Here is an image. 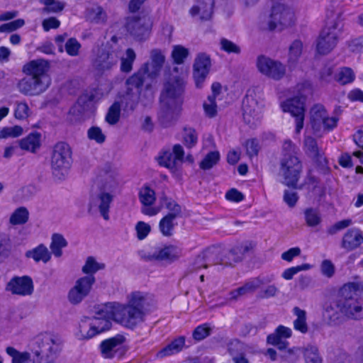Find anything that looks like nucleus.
Here are the masks:
<instances>
[{"label":"nucleus","mask_w":363,"mask_h":363,"mask_svg":"<svg viewBox=\"0 0 363 363\" xmlns=\"http://www.w3.org/2000/svg\"><path fill=\"white\" fill-rule=\"evenodd\" d=\"M164 62V52L157 48L152 49L150 52V61L143 63L125 80V97L132 102L131 108L139 101L145 105L152 101V82L159 76Z\"/></svg>","instance_id":"1"},{"label":"nucleus","mask_w":363,"mask_h":363,"mask_svg":"<svg viewBox=\"0 0 363 363\" xmlns=\"http://www.w3.org/2000/svg\"><path fill=\"white\" fill-rule=\"evenodd\" d=\"M48 69L45 60H33L23 67L27 75L19 81L18 89L25 95H38L45 91L50 84V78L47 74Z\"/></svg>","instance_id":"2"},{"label":"nucleus","mask_w":363,"mask_h":363,"mask_svg":"<svg viewBox=\"0 0 363 363\" xmlns=\"http://www.w3.org/2000/svg\"><path fill=\"white\" fill-rule=\"evenodd\" d=\"M184 91V79L180 76L170 77L164 84L161 94L160 118L164 122L172 121L182 104L180 99Z\"/></svg>","instance_id":"3"},{"label":"nucleus","mask_w":363,"mask_h":363,"mask_svg":"<svg viewBox=\"0 0 363 363\" xmlns=\"http://www.w3.org/2000/svg\"><path fill=\"white\" fill-rule=\"evenodd\" d=\"M121 49L108 43L93 49L91 65L99 74H106L116 68L120 59Z\"/></svg>","instance_id":"4"},{"label":"nucleus","mask_w":363,"mask_h":363,"mask_svg":"<svg viewBox=\"0 0 363 363\" xmlns=\"http://www.w3.org/2000/svg\"><path fill=\"white\" fill-rule=\"evenodd\" d=\"M72 161V150L69 145L57 143L53 147L50 161L53 176L57 179H63L69 172Z\"/></svg>","instance_id":"5"},{"label":"nucleus","mask_w":363,"mask_h":363,"mask_svg":"<svg viewBox=\"0 0 363 363\" xmlns=\"http://www.w3.org/2000/svg\"><path fill=\"white\" fill-rule=\"evenodd\" d=\"M247 250V246L243 245L235 246L230 250L212 247L208 249L206 257L210 262H218V264L225 267L233 266L242 259Z\"/></svg>","instance_id":"6"},{"label":"nucleus","mask_w":363,"mask_h":363,"mask_svg":"<svg viewBox=\"0 0 363 363\" xmlns=\"http://www.w3.org/2000/svg\"><path fill=\"white\" fill-rule=\"evenodd\" d=\"M302 164L297 155H283L280 161L279 174L283 178V183L295 187L300 177Z\"/></svg>","instance_id":"7"},{"label":"nucleus","mask_w":363,"mask_h":363,"mask_svg":"<svg viewBox=\"0 0 363 363\" xmlns=\"http://www.w3.org/2000/svg\"><path fill=\"white\" fill-rule=\"evenodd\" d=\"M296 20L295 9L285 4H277L272 8L268 22L269 29L272 30L277 27L281 29L293 26Z\"/></svg>","instance_id":"8"},{"label":"nucleus","mask_w":363,"mask_h":363,"mask_svg":"<svg viewBox=\"0 0 363 363\" xmlns=\"http://www.w3.org/2000/svg\"><path fill=\"white\" fill-rule=\"evenodd\" d=\"M335 22L328 25L321 31L317 40V51L321 55L329 53L337 45L341 29L338 28Z\"/></svg>","instance_id":"9"},{"label":"nucleus","mask_w":363,"mask_h":363,"mask_svg":"<svg viewBox=\"0 0 363 363\" xmlns=\"http://www.w3.org/2000/svg\"><path fill=\"white\" fill-rule=\"evenodd\" d=\"M116 314V322L127 328H134L145 320V313L127 304L119 303Z\"/></svg>","instance_id":"10"},{"label":"nucleus","mask_w":363,"mask_h":363,"mask_svg":"<svg viewBox=\"0 0 363 363\" xmlns=\"http://www.w3.org/2000/svg\"><path fill=\"white\" fill-rule=\"evenodd\" d=\"M92 275L84 276L78 279L67 294V300L72 305L80 303L90 294L95 283Z\"/></svg>","instance_id":"11"},{"label":"nucleus","mask_w":363,"mask_h":363,"mask_svg":"<svg viewBox=\"0 0 363 363\" xmlns=\"http://www.w3.org/2000/svg\"><path fill=\"white\" fill-rule=\"evenodd\" d=\"M263 105L252 96H247L242 101V117L245 123L250 127L259 124L262 117Z\"/></svg>","instance_id":"12"},{"label":"nucleus","mask_w":363,"mask_h":363,"mask_svg":"<svg viewBox=\"0 0 363 363\" xmlns=\"http://www.w3.org/2000/svg\"><path fill=\"white\" fill-rule=\"evenodd\" d=\"M257 67L259 72L274 80H279L286 73L285 66L279 61L261 55L257 57Z\"/></svg>","instance_id":"13"},{"label":"nucleus","mask_w":363,"mask_h":363,"mask_svg":"<svg viewBox=\"0 0 363 363\" xmlns=\"http://www.w3.org/2000/svg\"><path fill=\"white\" fill-rule=\"evenodd\" d=\"M118 174L116 167L111 164H105L96 177L95 183L100 190L112 191L117 188Z\"/></svg>","instance_id":"14"},{"label":"nucleus","mask_w":363,"mask_h":363,"mask_svg":"<svg viewBox=\"0 0 363 363\" xmlns=\"http://www.w3.org/2000/svg\"><path fill=\"white\" fill-rule=\"evenodd\" d=\"M151 27L152 21L147 15L130 18L126 25L129 33L138 40H145L148 37Z\"/></svg>","instance_id":"15"},{"label":"nucleus","mask_w":363,"mask_h":363,"mask_svg":"<svg viewBox=\"0 0 363 363\" xmlns=\"http://www.w3.org/2000/svg\"><path fill=\"white\" fill-rule=\"evenodd\" d=\"M304 101L305 99L303 96H296L289 99L281 104L284 112H289L295 118L296 133H300L303 127Z\"/></svg>","instance_id":"16"},{"label":"nucleus","mask_w":363,"mask_h":363,"mask_svg":"<svg viewBox=\"0 0 363 363\" xmlns=\"http://www.w3.org/2000/svg\"><path fill=\"white\" fill-rule=\"evenodd\" d=\"M211 67L210 56L206 53H199L193 65V77L196 86L201 88Z\"/></svg>","instance_id":"17"},{"label":"nucleus","mask_w":363,"mask_h":363,"mask_svg":"<svg viewBox=\"0 0 363 363\" xmlns=\"http://www.w3.org/2000/svg\"><path fill=\"white\" fill-rule=\"evenodd\" d=\"M6 290L15 295L30 296L34 290L33 282L28 276L14 277L6 284Z\"/></svg>","instance_id":"18"},{"label":"nucleus","mask_w":363,"mask_h":363,"mask_svg":"<svg viewBox=\"0 0 363 363\" xmlns=\"http://www.w3.org/2000/svg\"><path fill=\"white\" fill-rule=\"evenodd\" d=\"M184 151L179 144L174 145L172 152L163 151L157 157L160 165L165 167L171 170H176L178 164L184 160Z\"/></svg>","instance_id":"19"},{"label":"nucleus","mask_w":363,"mask_h":363,"mask_svg":"<svg viewBox=\"0 0 363 363\" xmlns=\"http://www.w3.org/2000/svg\"><path fill=\"white\" fill-rule=\"evenodd\" d=\"M182 256V249L175 245H168L147 252L143 257L146 260H175Z\"/></svg>","instance_id":"20"},{"label":"nucleus","mask_w":363,"mask_h":363,"mask_svg":"<svg viewBox=\"0 0 363 363\" xmlns=\"http://www.w3.org/2000/svg\"><path fill=\"white\" fill-rule=\"evenodd\" d=\"M215 0H196L195 4L189 9V14L201 21H208L213 13Z\"/></svg>","instance_id":"21"},{"label":"nucleus","mask_w":363,"mask_h":363,"mask_svg":"<svg viewBox=\"0 0 363 363\" xmlns=\"http://www.w3.org/2000/svg\"><path fill=\"white\" fill-rule=\"evenodd\" d=\"M125 340V337L120 334L103 340L100 344L102 356L106 359L113 358L122 347Z\"/></svg>","instance_id":"22"},{"label":"nucleus","mask_w":363,"mask_h":363,"mask_svg":"<svg viewBox=\"0 0 363 363\" xmlns=\"http://www.w3.org/2000/svg\"><path fill=\"white\" fill-rule=\"evenodd\" d=\"M111 327V320L106 318H99L95 316L89 324V329L85 331V325H80V333L82 338L91 339L96 335L108 330Z\"/></svg>","instance_id":"23"},{"label":"nucleus","mask_w":363,"mask_h":363,"mask_svg":"<svg viewBox=\"0 0 363 363\" xmlns=\"http://www.w3.org/2000/svg\"><path fill=\"white\" fill-rule=\"evenodd\" d=\"M363 243V233L359 228H353L347 230L341 241V247L347 251H352Z\"/></svg>","instance_id":"24"},{"label":"nucleus","mask_w":363,"mask_h":363,"mask_svg":"<svg viewBox=\"0 0 363 363\" xmlns=\"http://www.w3.org/2000/svg\"><path fill=\"white\" fill-rule=\"evenodd\" d=\"M336 307L344 316L349 319L359 320L362 318L363 308L359 301L336 302Z\"/></svg>","instance_id":"25"},{"label":"nucleus","mask_w":363,"mask_h":363,"mask_svg":"<svg viewBox=\"0 0 363 363\" xmlns=\"http://www.w3.org/2000/svg\"><path fill=\"white\" fill-rule=\"evenodd\" d=\"M363 291V282H349L340 290L339 298L336 302L359 301V294Z\"/></svg>","instance_id":"26"},{"label":"nucleus","mask_w":363,"mask_h":363,"mask_svg":"<svg viewBox=\"0 0 363 363\" xmlns=\"http://www.w3.org/2000/svg\"><path fill=\"white\" fill-rule=\"evenodd\" d=\"M111 191L106 192V191L101 190V192L96 196L92 197L90 206L98 207L99 211L105 220H108V211L110 204L113 200V196L111 194Z\"/></svg>","instance_id":"27"},{"label":"nucleus","mask_w":363,"mask_h":363,"mask_svg":"<svg viewBox=\"0 0 363 363\" xmlns=\"http://www.w3.org/2000/svg\"><path fill=\"white\" fill-rule=\"evenodd\" d=\"M291 329L284 325H279L274 333L267 336L268 344L276 345L279 350H284L287 347L288 342L284 339L291 336Z\"/></svg>","instance_id":"28"},{"label":"nucleus","mask_w":363,"mask_h":363,"mask_svg":"<svg viewBox=\"0 0 363 363\" xmlns=\"http://www.w3.org/2000/svg\"><path fill=\"white\" fill-rule=\"evenodd\" d=\"M264 284L263 281L257 277L247 281L243 286L230 291L231 300H237L239 297L254 293Z\"/></svg>","instance_id":"29"},{"label":"nucleus","mask_w":363,"mask_h":363,"mask_svg":"<svg viewBox=\"0 0 363 363\" xmlns=\"http://www.w3.org/2000/svg\"><path fill=\"white\" fill-rule=\"evenodd\" d=\"M54 344L53 340L50 337H45L42 339V349L35 352V357L33 359V363H57L56 359L52 356H45L43 354L46 351L52 350L51 345Z\"/></svg>","instance_id":"30"},{"label":"nucleus","mask_w":363,"mask_h":363,"mask_svg":"<svg viewBox=\"0 0 363 363\" xmlns=\"http://www.w3.org/2000/svg\"><path fill=\"white\" fill-rule=\"evenodd\" d=\"M150 297L147 294L140 291H134L128 296L127 305L135 309H139L141 312L147 311Z\"/></svg>","instance_id":"31"},{"label":"nucleus","mask_w":363,"mask_h":363,"mask_svg":"<svg viewBox=\"0 0 363 363\" xmlns=\"http://www.w3.org/2000/svg\"><path fill=\"white\" fill-rule=\"evenodd\" d=\"M338 118L329 117L328 114L322 117L317 124L313 123L311 128L315 134L321 136L323 133L329 132L337 126Z\"/></svg>","instance_id":"32"},{"label":"nucleus","mask_w":363,"mask_h":363,"mask_svg":"<svg viewBox=\"0 0 363 363\" xmlns=\"http://www.w3.org/2000/svg\"><path fill=\"white\" fill-rule=\"evenodd\" d=\"M184 345L185 337L184 336H180L173 340L167 345L158 351L157 353V357L164 358L165 357L177 354L183 350Z\"/></svg>","instance_id":"33"},{"label":"nucleus","mask_w":363,"mask_h":363,"mask_svg":"<svg viewBox=\"0 0 363 363\" xmlns=\"http://www.w3.org/2000/svg\"><path fill=\"white\" fill-rule=\"evenodd\" d=\"M26 257L32 258L36 262H43V263H47L51 259V253L45 245L40 244L36 247L28 250L26 252Z\"/></svg>","instance_id":"34"},{"label":"nucleus","mask_w":363,"mask_h":363,"mask_svg":"<svg viewBox=\"0 0 363 363\" xmlns=\"http://www.w3.org/2000/svg\"><path fill=\"white\" fill-rule=\"evenodd\" d=\"M303 150L308 157L321 162L323 152L319 148L315 139L313 137H305Z\"/></svg>","instance_id":"35"},{"label":"nucleus","mask_w":363,"mask_h":363,"mask_svg":"<svg viewBox=\"0 0 363 363\" xmlns=\"http://www.w3.org/2000/svg\"><path fill=\"white\" fill-rule=\"evenodd\" d=\"M40 133L38 132L31 133L19 141L20 147L24 150L35 152L40 146Z\"/></svg>","instance_id":"36"},{"label":"nucleus","mask_w":363,"mask_h":363,"mask_svg":"<svg viewBox=\"0 0 363 363\" xmlns=\"http://www.w3.org/2000/svg\"><path fill=\"white\" fill-rule=\"evenodd\" d=\"M118 303H107L96 308V316L99 318H106L109 320H114L116 321V314Z\"/></svg>","instance_id":"37"},{"label":"nucleus","mask_w":363,"mask_h":363,"mask_svg":"<svg viewBox=\"0 0 363 363\" xmlns=\"http://www.w3.org/2000/svg\"><path fill=\"white\" fill-rule=\"evenodd\" d=\"M136 59V53L132 48H128L125 50V56L120 54L121 64L120 70L123 73L128 74L133 69V63Z\"/></svg>","instance_id":"38"},{"label":"nucleus","mask_w":363,"mask_h":363,"mask_svg":"<svg viewBox=\"0 0 363 363\" xmlns=\"http://www.w3.org/2000/svg\"><path fill=\"white\" fill-rule=\"evenodd\" d=\"M293 313L296 316L294 320V328L301 333H306L308 330L306 323V312L298 307H294Z\"/></svg>","instance_id":"39"},{"label":"nucleus","mask_w":363,"mask_h":363,"mask_svg":"<svg viewBox=\"0 0 363 363\" xmlns=\"http://www.w3.org/2000/svg\"><path fill=\"white\" fill-rule=\"evenodd\" d=\"M67 245L68 242L62 235L55 233L52 235L50 248L55 257H60L62 255V249L67 247Z\"/></svg>","instance_id":"40"},{"label":"nucleus","mask_w":363,"mask_h":363,"mask_svg":"<svg viewBox=\"0 0 363 363\" xmlns=\"http://www.w3.org/2000/svg\"><path fill=\"white\" fill-rule=\"evenodd\" d=\"M29 218V212L26 207L21 206L16 208L10 216L9 223L12 225H23Z\"/></svg>","instance_id":"41"},{"label":"nucleus","mask_w":363,"mask_h":363,"mask_svg":"<svg viewBox=\"0 0 363 363\" xmlns=\"http://www.w3.org/2000/svg\"><path fill=\"white\" fill-rule=\"evenodd\" d=\"M303 51V43L299 40H295L289 46L288 62L290 66H294Z\"/></svg>","instance_id":"42"},{"label":"nucleus","mask_w":363,"mask_h":363,"mask_svg":"<svg viewBox=\"0 0 363 363\" xmlns=\"http://www.w3.org/2000/svg\"><path fill=\"white\" fill-rule=\"evenodd\" d=\"M306 223L309 227H316L322 221L320 213L317 208H307L303 212Z\"/></svg>","instance_id":"43"},{"label":"nucleus","mask_w":363,"mask_h":363,"mask_svg":"<svg viewBox=\"0 0 363 363\" xmlns=\"http://www.w3.org/2000/svg\"><path fill=\"white\" fill-rule=\"evenodd\" d=\"M176 218L171 216H165L161 219L159 223V228L161 233L166 237H170L173 235L174 227L177 225Z\"/></svg>","instance_id":"44"},{"label":"nucleus","mask_w":363,"mask_h":363,"mask_svg":"<svg viewBox=\"0 0 363 363\" xmlns=\"http://www.w3.org/2000/svg\"><path fill=\"white\" fill-rule=\"evenodd\" d=\"M89 19L96 23H104L106 21L107 15L104 9L99 6H94L88 9Z\"/></svg>","instance_id":"45"},{"label":"nucleus","mask_w":363,"mask_h":363,"mask_svg":"<svg viewBox=\"0 0 363 363\" xmlns=\"http://www.w3.org/2000/svg\"><path fill=\"white\" fill-rule=\"evenodd\" d=\"M340 314L342 313L336 307V303L335 305L330 304L327 306L323 312L325 319L327 320L330 325H336L341 321Z\"/></svg>","instance_id":"46"},{"label":"nucleus","mask_w":363,"mask_h":363,"mask_svg":"<svg viewBox=\"0 0 363 363\" xmlns=\"http://www.w3.org/2000/svg\"><path fill=\"white\" fill-rule=\"evenodd\" d=\"M139 199L144 206H152L156 199L155 192L149 186L145 185L140 189Z\"/></svg>","instance_id":"47"},{"label":"nucleus","mask_w":363,"mask_h":363,"mask_svg":"<svg viewBox=\"0 0 363 363\" xmlns=\"http://www.w3.org/2000/svg\"><path fill=\"white\" fill-rule=\"evenodd\" d=\"M45 7L42 9L43 13H58L61 12L65 6V3L57 0H40Z\"/></svg>","instance_id":"48"},{"label":"nucleus","mask_w":363,"mask_h":363,"mask_svg":"<svg viewBox=\"0 0 363 363\" xmlns=\"http://www.w3.org/2000/svg\"><path fill=\"white\" fill-rule=\"evenodd\" d=\"M189 55V50L182 45H174L172 48L171 56L173 59L174 62L177 65L183 64L184 62L185 59L187 58Z\"/></svg>","instance_id":"49"},{"label":"nucleus","mask_w":363,"mask_h":363,"mask_svg":"<svg viewBox=\"0 0 363 363\" xmlns=\"http://www.w3.org/2000/svg\"><path fill=\"white\" fill-rule=\"evenodd\" d=\"M105 267V264L103 263H99L96 262L94 257H87L85 264L82 267V272L84 274L92 275L100 269H103Z\"/></svg>","instance_id":"50"},{"label":"nucleus","mask_w":363,"mask_h":363,"mask_svg":"<svg viewBox=\"0 0 363 363\" xmlns=\"http://www.w3.org/2000/svg\"><path fill=\"white\" fill-rule=\"evenodd\" d=\"M120 116L121 104L115 102L109 107L105 119L108 124L115 125L119 121Z\"/></svg>","instance_id":"51"},{"label":"nucleus","mask_w":363,"mask_h":363,"mask_svg":"<svg viewBox=\"0 0 363 363\" xmlns=\"http://www.w3.org/2000/svg\"><path fill=\"white\" fill-rule=\"evenodd\" d=\"M220 160V154L218 151H212L208 153L200 162V167L203 170L211 169Z\"/></svg>","instance_id":"52"},{"label":"nucleus","mask_w":363,"mask_h":363,"mask_svg":"<svg viewBox=\"0 0 363 363\" xmlns=\"http://www.w3.org/2000/svg\"><path fill=\"white\" fill-rule=\"evenodd\" d=\"M183 141L189 148L195 146L198 141V134L196 130L193 128L185 127L183 133Z\"/></svg>","instance_id":"53"},{"label":"nucleus","mask_w":363,"mask_h":363,"mask_svg":"<svg viewBox=\"0 0 363 363\" xmlns=\"http://www.w3.org/2000/svg\"><path fill=\"white\" fill-rule=\"evenodd\" d=\"M303 355L306 363H322L318 350L315 346L308 345L305 347Z\"/></svg>","instance_id":"54"},{"label":"nucleus","mask_w":363,"mask_h":363,"mask_svg":"<svg viewBox=\"0 0 363 363\" xmlns=\"http://www.w3.org/2000/svg\"><path fill=\"white\" fill-rule=\"evenodd\" d=\"M6 351L12 357V363H25L30 357V353L27 352H20L12 347H6Z\"/></svg>","instance_id":"55"},{"label":"nucleus","mask_w":363,"mask_h":363,"mask_svg":"<svg viewBox=\"0 0 363 363\" xmlns=\"http://www.w3.org/2000/svg\"><path fill=\"white\" fill-rule=\"evenodd\" d=\"M354 79V74L352 69L348 67L342 68L336 75V80L341 84H346Z\"/></svg>","instance_id":"56"},{"label":"nucleus","mask_w":363,"mask_h":363,"mask_svg":"<svg viewBox=\"0 0 363 363\" xmlns=\"http://www.w3.org/2000/svg\"><path fill=\"white\" fill-rule=\"evenodd\" d=\"M12 248L11 241L6 235H0V258L9 257Z\"/></svg>","instance_id":"57"},{"label":"nucleus","mask_w":363,"mask_h":363,"mask_svg":"<svg viewBox=\"0 0 363 363\" xmlns=\"http://www.w3.org/2000/svg\"><path fill=\"white\" fill-rule=\"evenodd\" d=\"M30 114V110L26 102H16L14 116L16 119H26Z\"/></svg>","instance_id":"58"},{"label":"nucleus","mask_w":363,"mask_h":363,"mask_svg":"<svg viewBox=\"0 0 363 363\" xmlns=\"http://www.w3.org/2000/svg\"><path fill=\"white\" fill-rule=\"evenodd\" d=\"M165 207L169 211L167 216H171L173 218H178L180 216L182 211L181 207L172 199H168L166 197L162 198Z\"/></svg>","instance_id":"59"},{"label":"nucleus","mask_w":363,"mask_h":363,"mask_svg":"<svg viewBox=\"0 0 363 363\" xmlns=\"http://www.w3.org/2000/svg\"><path fill=\"white\" fill-rule=\"evenodd\" d=\"M311 125L319 122L322 117H325L327 113L325 108L320 104L314 105L310 111Z\"/></svg>","instance_id":"60"},{"label":"nucleus","mask_w":363,"mask_h":363,"mask_svg":"<svg viewBox=\"0 0 363 363\" xmlns=\"http://www.w3.org/2000/svg\"><path fill=\"white\" fill-rule=\"evenodd\" d=\"M23 130L21 126L15 125L13 127H5L0 129V139L9 137H18L23 134Z\"/></svg>","instance_id":"61"},{"label":"nucleus","mask_w":363,"mask_h":363,"mask_svg":"<svg viewBox=\"0 0 363 363\" xmlns=\"http://www.w3.org/2000/svg\"><path fill=\"white\" fill-rule=\"evenodd\" d=\"M311 267V266L309 264H303L301 265L288 268L282 273V277L286 280H291L293 277L299 272L308 270Z\"/></svg>","instance_id":"62"},{"label":"nucleus","mask_w":363,"mask_h":363,"mask_svg":"<svg viewBox=\"0 0 363 363\" xmlns=\"http://www.w3.org/2000/svg\"><path fill=\"white\" fill-rule=\"evenodd\" d=\"M87 135L89 140H94L99 144H102L106 140V135L102 130L97 126L91 127L87 131Z\"/></svg>","instance_id":"63"},{"label":"nucleus","mask_w":363,"mask_h":363,"mask_svg":"<svg viewBox=\"0 0 363 363\" xmlns=\"http://www.w3.org/2000/svg\"><path fill=\"white\" fill-rule=\"evenodd\" d=\"M211 328L207 324L196 327L193 332V337L196 341H201L210 335Z\"/></svg>","instance_id":"64"}]
</instances>
